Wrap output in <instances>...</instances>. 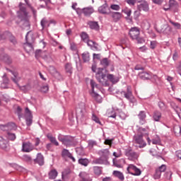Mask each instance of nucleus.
I'll use <instances>...</instances> for the list:
<instances>
[{
	"label": "nucleus",
	"mask_w": 181,
	"mask_h": 181,
	"mask_svg": "<svg viewBox=\"0 0 181 181\" xmlns=\"http://www.w3.org/2000/svg\"><path fill=\"white\" fill-rule=\"evenodd\" d=\"M139 119V124L144 125L146 123V113L145 111H140L138 115Z\"/></svg>",
	"instance_id": "a211bd4d"
},
{
	"label": "nucleus",
	"mask_w": 181,
	"mask_h": 181,
	"mask_svg": "<svg viewBox=\"0 0 181 181\" xmlns=\"http://www.w3.org/2000/svg\"><path fill=\"white\" fill-rule=\"evenodd\" d=\"M93 171L95 175L97 176H100V175H101V168H100L98 166L93 167Z\"/></svg>",
	"instance_id": "49530a36"
},
{
	"label": "nucleus",
	"mask_w": 181,
	"mask_h": 181,
	"mask_svg": "<svg viewBox=\"0 0 181 181\" xmlns=\"http://www.w3.org/2000/svg\"><path fill=\"white\" fill-rule=\"evenodd\" d=\"M12 34L8 31L4 32L3 34L0 35V40H2L4 39H9V37Z\"/></svg>",
	"instance_id": "58836bf2"
},
{
	"label": "nucleus",
	"mask_w": 181,
	"mask_h": 181,
	"mask_svg": "<svg viewBox=\"0 0 181 181\" xmlns=\"http://www.w3.org/2000/svg\"><path fill=\"white\" fill-rule=\"evenodd\" d=\"M7 71H10V73H12V74L14 76V78H11V80L16 83V84H18V82L20 80V78L18 77V74L16 73H14L13 71H12L11 69H6Z\"/></svg>",
	"instance_id": "72a5a7b5"
},
{
	"label": "nucleus",
	"mask_w": 181,
	"mask_h": 181,
	"mask_svg": "<svg viewBox=\"0 0 181 181\" xmlns=\"http://www.w3.org/2000/svg\"><path fill=\"white\" fill-rule=\"evenodd\" d=\"M33 150V146L32 145V143L30 142H23L22 145V151L23 152H32Z\"/></svg>",
	"instance_id": "4468645a"
},
{
	"label": "nucleus",
	"mask_w": 181,
	"mask_h": 181,
	"mask_svg": "<svg viewBox=\"0 0 181 181\" xmlns=\"http://www.w3.org/2000/svg\"><path fill=\"white\" fill-rule=\"evenodd\" d=\"M113 165L116 168H122V165H121V164H119L118 161L115 160V159H113Z\"/></svg>",
	"instance_id": "e2e57ef3"
},
{
	"label": "nucleus",
	"mask_w": 181,
	"mask_h": 181,
	"mask_svg": "<svg viewBox=\"0 0 181 181\" xmlns=\"http://www.w3.org/2000/svg\"><path fill=\"white\" fill-rule=\"evenodd\" d=\"M40 90L42 93H47V91H49V86L46 85L42 86Z\"/></svg>",
	"instance_id": "13d9d810"
},
{
	"label": "nucleus",
	"mask_w": 181,
	"mask_h": 181,
	"mask_svg": "<svg viewBox=\"0 0 181 181\" xmlns=\"http://www.w3.org/2000/svg\"><path fill=\"white\" fill-rule=\"evenodd\" d=\"M127 4H129V5H135L136 0H127Z\"/></svg>",
	"instance_id": "69168bd1"
},
{
	"label": "nucleus",
	"mask_w": 181,
	"mask_h": 181,
	"mask_svg": "<svg viewBox=\"0 0 181 181\" xmlns=\"http://www.w3.org/2000/svg\"><path fill=\"white\" fill-rule=\"evenodd\" d=\"M98 153L100 156V158L95 160V163L99 165H103V163H104V162L108 159V157L110 156V151L106 148L99 151Z\"/></svg>",
	"instance_id": "39448f33"
},
{
	"label": "nucleus",
	"mask_w": 181,
	"mask_h": 181,
	"mask_svg": "<svg viewBox=\"0 0 181 181\" xmlns=\"http://www.w3.org/2000/svg\"><path fill=\"white\" fill-rule=\"evenodd\" d=\"M123 13H125L127 16H131L132 11L131 9L127 8L122 10Z\"/></svg>",
	"instance_id": "5fc2aeb1"
},
{
	"label": "nucleus",
	"mask_w": 181,
	"mask_h": 181,
	"mask_svg": "<svg viewBox=\"0 0 181 181\" xmlns=\"http://www.w3.org/2000/svg\"><path fill=\"white\" fill-rule=\"evenodd\" d=\"M125 156L130 160H132V159H138V157L139 156L138 153L135 151H134L131 148H127L125 150Z\"/></svg>",
	"instance_id": "f8f14e48"
},
{
	"label": "nucleus",
	"mask_w": 181,
	"mask_h": 181,
	"mask_svg": "<svg viewBox=\"0 0 181 181\" xmlns=\"http://www.w3.org/2000/svg\"><path fill=\"white\" fill-rule=\"evenodd\" d=\"M19 6H20V11L18 12V18L21 19V21H24V22H25L27 25H29L28 13L26 12V8L22 7V3H20Z\"/></svg>",
	"instance_id": "0eeeda50"
},
{
	"label": "nucleus",
	"mask_w": 181,
	"mask_h": 181,
	"mask_svg": "<svg viewBox=\"0 0 181 181\" xmlns=\"http://www.w3.org/2000/svg\"><path fill=\"white\" fill-rule=\"evenodd\" d=\"M35 163H38L40 166H43L45 165V158H43V155L42 153H38L37 154V158L34 160Z\"/></svg>",
	"instance_id": "aec40b11"
},
{
	"label": "nucleus",
	"mask_w": 181,
	"mask_h": 181,
	"mask_svg": "<svg viewBox=\"0 0 181 181\" xmlns=\"http://www.w3.org/2000/svg\"><path fill=\"white\" fill-rule=\"evenodd\" d=\"M92 120L96 122V124H99L100 125H101V122L100 121V119L94 113H93L92 115Z\"/></svg>",
	"instance_id": "09e8293b"
},
{
	"label": "nucleus",
	"mask_w": 181,
	"mask_h": 181,
	"mask_svg": "<svg viewBox=\"0 0 181 181\" xmlns=\"http://www.w3.org/2000/svg\"><path fill=\"white\" fill-rule=\"evenodd\" d=\"M157 170L162 173V172H165V170H166V165H162Z\"/></svg>",
	"instance_id": "bf43d9fd"
},
{
	"label": "nucleus",
	"mask_w": 181,
	"mask_h": 181,
	"mask_svg": "<svg viewBox=\"0 0 181 181\" xmlns=\"http://www.w3.org/2000/svg\"><path fill=\"white\" fill-rule=\"evenodd\" d=\"M91 96L97 101V103H102L103 102V98H101V95H98L95 92L91 93Z\"/></svg>",
	"instance_id": "c756f323"
},
{
	"label": "nucleus",
	"mask_w": 181,
	"mask_h": 181,
	"mask_svg": "<svg viewBox=\"0 0 181 181\" xmlns=\"http://www.w3.org/2000/svg\"><path fill=\"white\" fill-rule=\"evenodd\" d=\"M58 139L60 142L65 145V146H76V141H74V138L70 136H62L59 134L58 136Z\"/></svg>",
	"instance_id": "20e7f679"
},
{
	"label": "nucleus",
	"mask_w": 181,
	"mask_h": 181,
	"mask_svg": "<svg viewBox=\"0 0 181 181\" xmlns=\"http://www.w3.org/2000/svg\"><path fill=\"white\" fill-rule=\"evenodd\" d=\"M0 148L1 149H6L8 148V141L2 136H0Z\"/></svg>",
	"instance_id": "bb28decb"
},
{
	"label": "nucleus",
	"mask_w": 181,
	"mask_h": 181,
	"mask_svg": "<svg viewBox=\"0 0 181 181\" xmlns=\"http://www.w3.org/2000/svg\"><path fill=\"white\" fill-rule=\"evenodd\" d=\"M170 23H172V25L174 26L175 29H180V23H175L172 21V20H169Z\"/></svg>",
	"instance_id": "3c124183"
},
{
	"label": "nucleus",
	"mask_w": 181,
	"mask_h": 181,
	"mask_svg": "<svg viewBox=\"0 0 181 181\" xmlns=\"http://www.w3.org/2000/svg\"><path fill=\"white\" fill-rule=\"evenodd\" d=\"M88 25L90 29L94 30H98V29H100V25L97 21H88Z\"/></svg>",
	"instance_id": "5701e85b"
},
{
	"label": "nucleus",
	"mask_w": 181,
	"mask_h": 181,
	"mask_svg": "<svg viewBox=\"0 0 181 181\" xmlns=\"http://www.w3.org/2000/svg\"><path fill=\"white\" fill-rule=\"evenodd\" d=\"M10 42L11 43H13V45H16L17 42H16V38H15V37L13 35H10L8 37Z\"/></svg>",
	"instance_id": "6e6d98bb"
},
{
	"label": "nucleus",
	"mask_w": 181,
	"mask_h": 181,
	"mask_svg": "<svg viewBox=\"0 0 181 181\" xmlns=\"http://www.w3.org/2000/svg\"><path fill=\"white\" fill-rule=\"evenodd\" d=\"M62 157L63 158H69V159H71L74 162H76V158L73 157L70 151L67 149H64L62 153Z\"/></svg>",
	"instance_id": "4be33fe9"
},
{
	"label": "nucleus",
	"mask_w": 181,
	"mask_h": 181,
	"mask_svg": "<svg viewBox=\"0 0 181 181\" xmlns=\"http://www.w3.org/2000/svg\"><path fill=\"white\" fill-rule=\"evenodd\" d=\"M90 87L92 88V93H94V88H98V85L94 81V80H90Z\"/></svg>",
	"instance_id": "de8ad7c7"
},
{
	"label": "nucleus",
	"mask_w": 181,
	"mask_h": 181,
	"mask_svg": "<svg viewBox=\"0 0 181 181\" xmlns=\"http://www.w3.org/2000/svg\"><path fill=\"white\" fill-rule=\"evenodd\" d=\"M0 59L1 60H3L4 62H5L6 63H11V58L9 57V56H8V54H4V55H1L0 56Z\"/></svg>",
	"instance_id": "4c0bfd02"
},
{
	"label": "nucleus",
	"mask_w": 181,
	"mask_h": 181,
	"mask_svg": "<svg viewBox=\"0 0 181 181\" xmlns=\"http://www.w3.org/2000/svg\"><path fill=\"white\" fill-rule=\"evenodd\" d=\"M16 112L19 119H21V118H23V114H22V109L21 107H17Z\"/></svg>",
	"instance_id": "a18cd8bd"
},
{
	"label": "nucleus",
	"mask_w": 181,
	"mask_h": 181,
	"mask_svg": "<svg viewBox=\"0 0 181 181\" xmlns=\"http://www.w3.org/2000/svg\"><path fill=\"white\" fill-rule=\"evenodd\" d=\"M139 29H138V28L136 27L132 28L129 33L130 37H132L133 40H135V39H138V37H139Z\"/></svg>",
	"instance_id": "ddd939ff"
},
{
	"label": "nucleus",
	"mask_w": 181,
	"mask_h": 181,
	"mask_svg": "<svg viewBox=\"0 0 181 181\" xmlns=\"http://www.w3.org/2000/svg\"><path fill=\"white\" fill-rule=\"evenodd\" d=\"M25 40L26 42L24 44V49L27 53H29L33 50V45H32V43L35 42V37H33V33H32V31L27 33Z\"/></svg>",
	"instance_id": "7ed1b4c3"
},
{
	"label": "nucleus",
	"mask_w": 181,
	"mask_h": 181,
	"mask_svg": "<svg viewBox=\"0 0 181 181\" xmlns=\"http://www.w3.org/2000/svg\"><path fill=\"white\" fill-rule=\"evenodd\" d=\"M161 175L162 173L157 169L156 170V173L154 174V179H160Z\"/></svg>",
	"instance_id": "864d4df0"
},
{
	"label": "nucleus",
	"mask_w": 181,
	"mask_h": 181,
	"mask_svg": "<svg viewBox=\"0 0 181 181\" xmlns=\"http://www.w3.org/2000/svg\"><path fill=\"white\" fill-rule=\"evenodd\" d=\"M169 6L170 8H177L178 6L177 1L175 0H170Z\"/></svg>",
	"instance_id": "c03bdc74"
},
{
	"label": "nucleus",
	"mask_w": 181,
	"mask_h": 181,
	"mask_svg": "<svg viewBox=\"0 0 181 181\" xmlns=\"http://www.w3.org/2000/svg\"><path fill=\"white\" fill-rule=\"evenodd\" d=\"M98 12L99 13H102L103 15H109L110 12V8H108V4L105 3L103 6H100L98 8Z\"/></svg>",
	"instance_id": "2eb2a0df"
},
{
	"label": "nucleus",
	"mask_w": 181,
	"mask_h": 181,
	"mask_svg": "<svg viewBox=\"0 0 181 181\" xmlns=\"http://www.w3.org/2000/svg\"><path fill=\"white\" fill-rule=\"evenodd\" d=\"M175 156H177V158H178V159L181 160V150H178L175 152Z\"/></svg>",
	"instance_id": "338daca9"
},
{
	"label": "nucleus",
	"mask_w": 181,
	"mask_h": 181,
	"mask_svg": "<svg viewBox=\"0 0 181 181\" xmlns=\"http://www.w3.org/2000/svg\"><path fill=\"white\" fill-rule=\"evenodd\" d=\"M139 11L144 12H149V4L146 1H143L137 6Z\"/></svg>",
	"instance_id": "dca6fc26"
},
{
	"label": "nucleus",
	"mask_w": 181,
	"mask_h": 181,
	"mask_svg": "<svg viewBox=\"0 0 181 181\" xmlns=\"http://www.w3.org/2000/svg\"><path fill=\"white\" fill-rule=\"evenodd\" d=\"M25 121L28 127H30L32 125L33 122V116L32 115V112H30V110H29V107H25Z\"/></svg>",
	"instance_id": "9b49d317"
},
{
	"label": "nucleus",
	"mask_w": 181,
	"mask_h": 181,
	"mask_svg": "<svg viewBox=\"0 0 181 181\" xmlns=\"http://www.w3.org/2000/svg\"><path fill=\"white\" fill-rule=\"evenodd\" d=\"M161 118H162V113H160V112L158 110L154 111L153 114V120L156 121V122H159Z\"/></svg>",
	"instance_id": "393cba45"
},
{
	"label": "nucleus",
	"mask_w": 181,
	"mask_h": 181,
	"mask_svg": "<svg viewBox=\"0 0 181 181\" xmlns=\"http://www.w3.org/2000/svg\"><path fill=\"white\" fill-rule=\"evenodd\" d=\"M120 94H123L124 97L127 98L129 103H132V104H135V103H136V99H135V97H134V95L132 94V90L131 89L130 86H127L126 92L122 91L120 92Z\"/></svg>",
	"instance_id": "423d86ee"
},
{
	"label": "nucleus",
	"mask_w": 181,
	"mask_h": 181,
	"mask_svg": "<svg viewBox=\"0 0 181 181\" xmlns=\"http://www.w3.org/2000/svg\"><path fill=\"white\" fill-rule=\"evenodd\" d=\"M148 135V129L140 127L138 129V134L134 135V141L135 144H138L139 148H145L146 142L144 140V136Z\"/></svg>",
	"instance_id": "f03ea898"
},
{
	"label": "nucleus",
	"mask_w": 181,
	"mask_h": 181,
	"mask_svg": "<svg viewBox=\"0 0 181 181\" xmlns=\"http://www.w3.org/2000/svg\"><path fill=\"white\" fill-rule=\"evenodd\" d=\"M110 13L112 21L115 22H118L122 18V14L119 12H110Z\"/></svg>",
	"instance_id": "412c9836"
},
{
	"label": "nucleus",
	"mask_w": 181,
	"mask_h": 181,
	"mask_svg": "<svg viewBox=\"0 0 181 181\" xmlns=\"http://www.w3.org/2000/svg\"><path fill=\"white\" fill-rule=\"evenodd\" d=\"M139 77L141 80H151L152 78V73L146 71L139 72Z\"/></svg>",
	"instance_id": "f3484780"
},
{
	"label": "nucleus",
	"mask_w": 181,
	"mask_h": 181,
	"mask_svg": "<svg viewBox=\"0 0 181 181\" xmlns=\"http://www.w3.org/2000/svg\"><path fill=\"white\" fill-rule=\"evenodd\" d=\"M100 64L103 66V67H108L110 66V60L107 58H104L100 61Z\"/></svg>",
	"instance_id": "a19ab883"
},
{
	"label": "nucleus",
	"mask_w": 181,
	"mask_h": 181,
	"mask_svg": "<svg viewBox=\"0 0 181 181\" xmlns=\"http://www.w3.org/2000/svg\"><path fill=\"white\" fill-rule=\"evenodd\" d=\"M40 25L42 29H45V28H49V26H50V23L49 22L47 18H44L41 20Z\"/></svg>",
	"instance_id": "c85d7f7f"
},
{
	"label": "nucleus",
	"mask_w": 181,
	"mask_h": 181,
	"mask_svg": "<svg viewBox=\"0 0 181 181\" xmlns=\"http://www.w3.org/2000/svg\"><path fill=\"white\" fill-rule=\"evenodd\" d=\"M156 45H158V42L156 41H151L150 44V47L151 49H155L156 47Z\"/></svg>",
	"instance_id": "052dcab7"
},
{
	"label": "nucleus",
	"mask_w": 181,
	"mask_h": 181,
	"mask_svg": "<svg viewBox=\"0 0 181 181\" xmlns=\"http://www.w3.org/2000/svg\"><path fill=\"white\" fill-rule=\"evenodd\" d=\"M110 9H112V11H119L121 8L119 7V5L118 4H112L110 6Z\"/></svg>",
	"instance_id": "603ef678"
},
{
	"label": "nucleus",
	"mask_w": 181,
	"mask_h": 181,
	"mask_svg": "<svg viewBox=\"0 0 181 181\" xmlns=\"http://www.w3.org/2000/svg\"><path fill=\"white\" fill-rule=\"evenodd\" d=\"M82 59L84 63H87V62H90V53L86 52L82 54Z\"/></svg>",
	"instance_id": "c9c22d12"
},
{
	"label": "nucleus",
	"mask_w": 181,
	"mask_h": 181,
	"mask_svg": "<svg viewBox=\"0 0 181 181\" xmlns=\"http://www.w3.org/2000/svg\"><path fill=\"white\" fill-rule=\"evenodd\" d=\"M47 137L48 138V139H49L52 144L55 145V146H59V142L57 141L55 137H53V136H52V134H47Z\"/></svg>",
	"instance_id": "7c9ffc66"
},
{
	"label": "nucleus",
	"mask_w": 181,
	"mask_h": 181,
	"mask_svg": "<svg viewBox=\"0 0 181 181\" xmlns=\"http://www.w3.org/2000/svg\"><path fill=\"white\" fill-rule=\"evenodd\" d=\"M81 40L86 42H88V34H87L86 32H83L81 33Z\"/></svg>",
	"instance_id": "79ce46f5"
},
{
	"label": "nucleus",
	"mask_w": 181,
	"mask_h": 181,
	"mask_svg": "<svg viewBox=\"0 0 181 181\" xmlns=\"http://www.w3.org/2000/svg\"><path fill=\"white\" fill-rule=\"evenodd\" d=\"M174 134H175L176 136H180L181 134V127L179 125L174 126Z\"/></svg>",
	"instance_id": "e433bc0d"
},
{
	"label": "nucleus",
	"mask_w": 181,
	"mask_h": 181,
	"mask_svg": "<svg viewBox=\"0 0 181 181\" xmlns=\"http://www.w3.org/2000/svg\"><path fill=\"white\" fill-rule=\"evenodd\" d=\"M45 54V52H42L40 49H37L35 51V57L36 59H39V57H42L43 59H46L47 56L43 55Z\"/></svg>",
	"instance_id": "473e14b6"
},
{
	"label": "nucleus",
	"mask_w": 181,
	"mask_h": 181,
	"mask_svg": "<svg viewBox=\"0 0 181 181\" xmlns=\"http://www.w3.org/2000/svg\"><path fill=\"white\" fill-rule=\"evenodd\" d=\"M94 12V8L93 7H86L83 9V13L85 16H90L91 13Z\"/></svg>",
	"instance_id": "cd10ccee"
},
{
	"label": "nucleus",
	"mask_w": 181,
	"mask_h": 181,
	"mask_svg": "<svg viewBox=\"0 0 181 181\" xmlns=\"http://www.w3.org/2000/svg\"><path fill=\"white\" fill-rule=\"evenodd\" d=\"M65 70L66 73H69V74H71L73 73V67H71V64L70 63L66 64Z\"/></svg>",
	"instance_id": "ea45409f"
},
{
	"label": "nucleus",
	"mask_w": 181,
	"mask_h": 181,
	"mask_svg": "<svg viewBox=\"0 0 181 181\" xmlns=\"http://www.w3.org/2000/svg\"><path fill=\"white\" fill-rule=\"evenodd\" d=\"M79 181H93V179L90 177V175H88L86 172H81L79 173Z\"/></svg>",
	"instance_id": "6ab92c4d"
},
{
	"label": "nucleus",
	"mask_w": 181,
	"mask_h": 181,
	"mask_svg": "<svg viewBox=\"0 0 181 181\" xmlns=\"http://www.w3.org/2000/svg\"><path fill=\"white\" fill-rule=\"evenodd\" d=\"M0 129L4 132H9V131H16V124L13 122H8L6 124H0Z\"/></svg>",
	"instance_id": "6e6552de"
},
{
	"label": "nucleus",
	"mask_w": 181,
	"mask_h": 181,
	"mask_svg": "<svg viewBox=\"0 0 181 181\" xmlns=\"http://www.w3.org/2000/svg\"><path fill=\"white\" fill-rule=\"evenodd\" d=\"M96 80L101 84H104V83H107V79L110 80L112 84H117L119 81V78L118 77L115 76L112 74L106 75L104 74L103 68H98V72L95 74ZM107 78V79H106Z\"/></svg>",
	"instance_id": "f257e3e1"
},
{
	"label": "nucleus",
	"mask_w": 181,
	"mask_h": 181,
	"mask_svg": "<svg viewBox=\"0 0 181 181\" xmlns=\"http://www.w3.org/2000/svg\"><path fill=\"white\" fill-rule=\"evenodd\" d=\"M112 175L115 176V177H117V179H119V180L124 181V180L125 179V177H124V174L121 173V171L114 170Z\"/></svg>",
	"instance_id": "a878e982"
},
{
	"label": "nucleus",
	"mask_w": 181,
	"mask_h": 181,
	"mask_svg": "<svg viewBox=\"0 0 181 181\" xmlns=\"http://www.w3.org/2000/svg\"><path fill=\"white\" fill-rule=\"evenodd\" d=\"M1 88H8V81L3 82V83L1 84Z\"/></svg>",
	"instance_id": "0e129e2a"
},
{
	"label": "nucleus",
	"mask_w": 181,
	"mask_h": 181,
	"mask_svg": "<svg viewBox=\"0 0 181 181\" xmlns=\"http://www.w3.org/2000/svg\"><path fill=\"white\" fill-rule=\"evenodd\" d=\"M78 162L82 166H88V163H90V161L87 158H79Z\"/></svg>",
	"instance_id": "2f4dec72"
},
{
	"label": "nucleus",
	"mask_w": 181,
	"mask_h": 181,
	"mask_svg": "<svg viewBox=\"0 0 181 181\" xmlns=\"http://www.w3.org/2000/svg\"><path fill=\"white\" fill-rule=\"evenodd\" d=\"M6 136L8 141H15V139H16V134L11 133L10 132H7Z\"/></svg>",
	"instance_id": "f704fd0d"
},
{
	"label": "nucleus",
	"mask_w": 181,
	"mask_h": 181,
	"mask_svg": "<svg viewBox=\"0 0 181 181\" xmlns=\"http://www.w3.org/2000/svg\"><path fill=\"white\" fill-rule=\"evenodd\" d=\"M160 144V139L157 138V139H152V144L153 145H159Z\"/></svg>",
	"instance_id": "4d7b16f0"
},
{
	"label": "nucleus",
	"mask_w": 181,
	"mask_h": 181,
	"mask_svg": "<svg viewBox=\"0 0 181 181\" xmlns=\"http://www.w3.org/2000/svg\"><path fill=\"white\" fill-rule=\"evenodd\" d=\"M127 170L128 173H130V175H133V176H140L141 173V170L132 164L129 165Z\"/></svg>",
	"instance_id": "1a4fd4ad"
},
{
	"label": "nucleus",
	"mask_w": 181,
	"mask_h": 181,
	"mask_svg": "<svg viewBox=\"0 0 181 181\" xmlns=\"http://www.w3.org/2000/svg\"><path fill=\"white\" fill-rule=\"evenodd\" d=\"M57 175H59L57 170H56V169H52L48 173L49 179H50L51 180H54V179L57 177Z\"/></svg>",
	"instance_id": "b1692460"
},
{
	"label": "nucleus",
	"mask_w": 181,
	"mask_h": 181,
	"mask_svg": "<svg viewBox=\"0 0 181 181\" xmlns=\"http://www.w3.org/2000/svg\"><path fill=\"white\" fill-rule=\"evenodd\" d=\"M107 115L109 118H117V113H115L114 110H109Z\"/></svg>",
	"instance_id": "37998d69"
},
{
	"label": "nucleus",
	"mask_w": 181,
	"mask_h": 181,
	"mask_svg": "<svg viewBox=\"0 0 181 181\" xmlns=\"http://www.w3.org/2000/svg\"><path fill=\"white\" fill-rule=\"evenodd\" d=\"M87 43L88 46H90V47H93L94 45H95V42H94L93 40H88V41L86 42Z\"/></svg>",
	"instance_id": "680f3d73"
},
{
	"label": "nucleus",
	"mask_w": 181,
	"mask_h": 181,
	"mask_svg": "<svg viewBox=\"0 0 181 181\" xmlns=\"http://www.w3.org/2000/svg\"><path fill=\"white\" fill-rule=\"evenodd\" d=\"M158 33H164V35H170L172 33V28L168 24H164L157 29Z\"/></svg>",
	"instance_id": "9d476101"
},
{
	"label": "nucleus",
	"mask_w": 181,
	"mask_h": 181,
	"mask_svg": "<svg viewBox=\"0 0 181 181\" xmlns=\"http://www.w3.org/2000/svg\"><path fill=\"white\" fill-rule=\"evenodd\" d=\"M176 113L177 114L178 117H180L181 114V109L180 107H177L175 110Z\"/></svg>",
	"instance_id": "774afa93"
},
{
	"label": "nucleus",
	"mask_w": 181,
	"mask_h": 181,
	"mask_svg": "<svg viewBox=\"0 0 181 181\" xmlns=\"http://www.w3.org/2000/svg\"><path fill=\"white\" fill-rule=\"evenodd\" d=\"M22 159L24 162H32V157L29 155H23Z\"/></svg>",
	"instance_id": "8fccbe9b"
}]
</instances>
